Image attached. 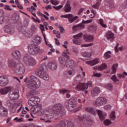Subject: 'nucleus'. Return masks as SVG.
<instances>
[{
  "label": "nucleus",
  "mask_w": 127,
  "mask_h": 127,
  "mask_svg": "<svg viewBox=\"0 0 127 127\" xmlns=\"http://www.w3.org/2000/svg\"><path fill=\"white\" fill-rule=\"evenodd\" d=\"M116 112L115 111H113L112 112V113L110 114V118L112 121H115L116 119V115H115V113Z\"/></svg>",
  "instance_id": "c03bdc74"
},
{
  "label": "nucleus",
  "mask_w": 127,
  "mask_h": 127,
  "mask_svg": "<svg viewBox=\"0 0 127 127\" xmlns=\"http://www.w3.org/2000/svg\"><path fill=\"white\" fill-rule=\"evenodd\" d=\"M59 62L60 64H61L63 66H65V65H66V60H65V58L63 57H60L59 58Z\"/></svg>",
  "instance_id": "473e14b6"
},
{
  "label": "nucleus",
  "mask_w": 127,
  "mask_h": 127,
  "mask_svg": "<svg viewBox=\"0 0 127 127\" xmlns=\"http://www.w3.org/2000/svg\"><path fill=\"white\" fill-rule=\"evenodd\" d=\"M92 7H93V8H96V9H98V8H99V7H100V2L97 1L96 2V3L92 5Z\"/></svg>",
  "instance_id": "49530a36"
},
{
  "label": "nucleus",
  "mask_w": 127,
  "mask_h": 127,
  "mask_svg": "<svg viewBox=\"0 0 127 127\" xmlns=\"http://www.w3.org/2000/svg\"><path fill=\"white\" fill-rule=\"evenodd\" d=\"M40 103V99L37 96L34 97H31L30 100L28 101V105L33 107L35 106H38V104Z\"/></svg>",
  "instance_id": "9d476101"
},
{
  "label": "nucleus",
  "mask_w": 127,
  "mask_h": 127,
  "mask_svg": "<svg viewBox=\"0 0 127 127\" xmlns=\"http://www.w3.org/2000/svg\"><path fill=\"white\" fill-rule=\"evenodd\" d=\"M10 18V17L9 16V15H6V16H5L4 18H0V24L2 23V21L3 20H7Z\"/></svg>",
  "instance_id": "4c0bfd02"
},
{
  "label": "nucleus",
  "mask_w": 127,
  "mask_h": 127,
  "mask_svg": "<svg viewBox=\"0 0 127 127\" xmlns=\"http://www.w3.org/2000/svg\"><path fill=\"white\" fill-rule=\"evenodd\" d=\"M61 17H63L64 18H68V21L72 23V22H74L76 19L78 18L77 16H75L74 17H73V15L72 14H68L65 15H62L61 16Z\"/></svg>",
  "instance_id": "ddd939ff"
},
{
  "label": "nucleus",
  "mask_w": 127,
  "mask_h": 127,
  "mask_svg": "<svg viewBox=\"0 0 127 127\" xmlns=\"http://www.w3.org/2000/svg\"><path fill=\"white\" fill-rule=\"evenodd\" d=\"M65 108L70 112L74 111L76 109V104L75 102H72V100H66L64 103Z\"/></svg>",
  "instance_id": "6e6552de"
},
{
  "label": "nucleus",
  "mask_w": 127,
  "mask_h": 127,
  "mask_svg": "<svg viewBox=\"0 0 127 127\" xmlns=\"http://www.w3.org/2000/svg\"><path fill=\"white\" fill-rule=\"evenodd\" d=\"M93 45H94V43H91L90 44L81 45V47H90V46H93Z\"/></svg>",
  "instance_id": "8fccbe9b"
},
{
  "label": "nucleus",
  "mask_w": 127,
  "mask_h": 127,
  "mask_svg": "<svg viewBox=\"0 0 127 127\" xmlns=\"http://www.w3.org/2000/svg\"><path fill=\"white\" fill-rule=\"evenodd\" d=\"M82 56H83V57H87V58H89L91 56V55L90 54V53H88V52H84L82 54Z\"/></svg>",
  "instance_id": "3c124183"
},
{
  "label": "nucleus",
  "mask_w": 127,
  "mask_h": 127,
  "mask_svg": "<svg viewBox=\"0 0 127 127\" xmlns=\"http://www.w3.org/2000/svg\"><path fill=\"white\" fill-rule=\"evenodd\" d=\"M114 37L115 35L111 31H108L106 34V37L107 39H114Z\"/></svg>",
  "instance_id": "c85d7f7f"
},
{
  "label": "nucleus",
  "mask_w": 127,
  "mask_h": 127,
  "mask_svg": "<svg viewBox=\"0 0 127 127\" xmlns=\"http://www.w3.org/2000/svg\"><path fill=\"white\" fill-rule=\"evenodd\" d=\"M103 123L105 126H109L112 125V121L109 119H106L104 121Z\"/></svg>",
  "instance_id": "ea45409f"
},
{
  "label": "nucleus",
  "mask_w": 127,
  "mask_h": 127,
  "mask_svg": "<svg viewBox=\"0 0 127 127\" xmlns=\"http://www.w3.org/2000/svg\"><path fill=\"white\" fill-rule=\"evenodd\" d=\"M84 39L86 42H93L94 41V36L87 35L84 36Z\"/></svg>",
  "instance_id": "393cba45"
},
{
  "label": "nucleus",
  "mask_w": 127,
  "mask_h": 127,
  "mask_svg": "<svg viewBox=\"0 0 127 127\" xmlns=\"http://www.w3.org/2000/svg\"><path fill=\"white\" fill-rule=\"evenodd\" d=\"M33 42L34 43H34L35 44H37V45H38V44H40V42H41L40 36H37L35 37L34 39Z\"/></svg>",
  "instance_id": "f704fd0d"
},
{
  "label": "nucleus",
  "mask_w": 127,
  "mask_h": 127,
  "mask_svg": "<svg viewBox=\"0 0 127 127\" xmlns=\"http://www.w3.org/2000/svg\"><path fill=\"white\" fill-rule=\"evenodd\" d=\"M97 114L98 115L99 119L101 121H104V119H106V117H107V114L101 110H97Z\"/></svg>",
  "instance_id": "dca6fc26"
},
{
  "label": "nucleus",
  "mask_w": 127,
  "mask_h": 127,
  "mask_svg": "<svg viewBox=\"0 0 127 127\" xmlns=\"http://www.w3.org/2000/svg\"><path fill=\"white\" fill-rule=\"evenodd\" d=\"M89 30L90 31H96L97 30V26L96 25H90L88 27Z\"/></svg>",
  "instance_id": "a19ab883"
},
{
  "label": "nucleus",
  "mask_w": 127,
  "mask_h": 127,
  "mask_svg": "<svg viewBox=\"0 0 127 127\" xmlns=\"http://www.w3.org/2000/svg\"><path fill=\"white\" fill-rule=\"evenodd\" d=\"M53 7L56 9V10H59V9H61V8H62V7H63V5H59L58 6H53Z\"/></svg>",
  "instance_id": "603ef678"
},
{
  "label": "nucleus",
  "mask_w": 127,
  "mask_h": 127,
  "mask_svg": "<svg viewBox=\"0 0 127 127\" xmlns=\"http://www.w3.org/2000/svg\"><path fill=\"white\" fill-rule=\"evenodd\" d=\"M9 97L11 100H17L18 99V92L17 91H12L9 93Z\"/></svg>",
  "instance_id": "2eb2a0df"
},
{
  "label": "nucleus",
  "mask_w": 127,
  "mask_h": 127,
  "mask_svg": "<svg viewBox=\"0 0 127 127\" xmlns=\"http://www.w3.org/2000/svg\"><path fill=\"white\" fill-rule=\"evenodd\" d=\"M12 18L14 22H17V21H18V19L19 18V17L17 15H16L13 17Z\"/></svg>",
  "instance_id": "864d4df0"
},
{
  "label": "nucleus",
  "mask_w": 127,
  "mask_h": 127,
  "mask_svg": "<svg viewBox=\"0 0 127 127\" xmlns=\"http://www.w3.org/2000/svg\"><path fill=\"white\" fill-rule=\"evenodd\" d=\"M11 90V87H6L4 88L0 89V94L1 95H5L7 94Z\"/></svg>",
  "instance_id": "412c9836"
},
{
  "label": "nucleus",
  "mask_w": 127,
  "mask_h": 127,
  "mask_svg": "<svg viewBox=\"0 0 127 127\" xmlns=\"http://www.w3.org/2000/svg\"><path fill=\"white\" fill-rule=\"evenodd\" d=\"M59 28L60 30L61 33H63L64 32V31L65 30V29H64V28H63V26H62V25H59Z\"/></svg>",
  "instance_id": "4d7b16f0"
},
{
  "label": "nucleus",
  "mask_w": 127,
  "mask_h": 127,
  "mask_svg": "<svg viewBox=\"0 0 127 127\" xmlns=\"http://www.w3.org/2000/svg\"><path fill=\"white\" fill-rule=\"evenodd\" d=\"M67 67H70V68H73L75 66V64L73 60L68 59L66 60V64Z\"/></svg>",
  "instance_id": "b1692460"
},
{
  "label": "nucleus",
  "mask_w": 127,
  "mask_h": 127,
  "mask_svg": "<svg viewBox=\"0 0 127 127\" xmlns=\"http://www.w3.org/2000/svg\"><path fill=\"white\" fill-rule=\"evenodd\" d=\"M85 111L86 112L90 113V114H91L93 116H96L97 115V111L92 107H86L85 108Z\"/></svg>",
  "instance_id": "5701e85b"
},
{
  "label": "nucleus",
  "mask_w": 127,
  "mask_h": 127,
  "mask_svg": "<svg viewBox=\"0 0 127 127\" xmlns=\"http://www.w3.org/2000/svg\"><path fill=\"white\" fill-rule=\"evenodd\" d=\"M85 28V25L82 23H80L77 25H74L72 29L73 30H81V29H84Z\"/></svg>",
  "instance_id": "6ab92c4d"
},
{
  "label": "nucleus",
  "mask_w": 127,
  "mask_h": 127,
  "mask_svg": "<svg viewBox=\"0 0 127 127\" xmlns=\"http://www.w3.org/2000/svg\"><path fill=\"white\" fill-rule=\"evenodd\" d=\"M58 126H61V127H73V123L70 121L68 122L64 120L60 122V124Z\"/></svg>",
  "instance_id": "4468645a"
},
{
  "label": "nucleus",
  "mask_w": 127,
  "mask_h": 127,
  "mask_svg": "<svg viewBox=\"0 0 127 127\" xmlns=\"http://www.w3.org/2000/svg\"><path fill=\"white\" fill-rule=\"evenodd\" d=\"M112 52L111 51H108L106 53H105L104 55V58L105 59H109V58H111V55L109 54H111Z\"/></svg>",
  "instance_id": "37998d69"
},
{
  "label": "nucleus",
  "mask_w": 127,
  "mask_h": 127,
  "mask_svg": "<svg viewBox=\"0 0 127 127\" xmlns=\"http://www.w3.org/2000/svg\"><path fill=\"white\" fill-rule=\"evenodd\" d=\"M101 76H102V74H101V73H98L93 72V75H92V77H101Z\"/></svg>",
  "instance_id": "0e129e2a"
},
{
  "label": "nucleus",
  "mask_w": 127,
  "mask_h": 127,
  "mask_svg": "<svg viewBox=\"0 0 127 127\" xmlns=\"http://www.w3.org/2000/svg\"><path fill=\"white\" fill-rule=\"evenodd\" d=\"M118 76L119 77V78H125V76H127V72H124L123 74H118Z\"/></svg>",
  "instance_id": "5fc2aeb1"
},
{
  "label": "nucleus",
  "mask_w": 127,
  "mask_h": 127,
  "mask_svg": "<svg viewBox=\"0 0 127 127\" xmlns=\"http://www.w3.org/2000/svg\"><path fill=\"white\" fill-rule=\"evenodd\" d=\"M118 65L119 64H113L112 66V73H113V74H115V73L117 72V68H116V67H118Z\"/></svg>",
  "instance_id": "a18cd8bd"
},
{
  "label": "nucleus",
  "mask_w": 127,
  "mask_h": 127,
  "mask_svg": "<svg viewBox=\"0 0 127 127\" xmlns=\"http://www.w3.org/2000/svg\"><path fill=\"white\" fill-rule=\"evenodd\" d=\"M71 8L70 6V3H69V2L67 1L64 7V10L65 12H70V11H71Z\"/></svg>",
  "instance_id": "2f4dec72"
},
{
  "label": "nucleus",
  "mask_w": 127,
  "mask_h": 127,
  "mask_svg": "<svg viewBox=\"0 0 127 127\" xmlns=\"http://www.w3.org/2000/svg\"><path fill=\"white\" fill-rule=\"evenodd\" d=\"M107 89H109V90H113V84L111 83L107 84Z\"/></svg>",
  "instance_id": "e2e57ef3"
},
{
  "label": "nucleus",
  "mask_w": 127,
  "mask_h": 127,
  "mask_svg": "<svg viewBox=\"0 0 127 127\" xmlns=\"http://www.w3.org/2000/svg\"><path fill=\"white\" fill-rule=\"evenodd\" d=\"M54 117V115L52 113L46 110L44 111L43 118H41L40 120L41 121H45V123H51L50 120L53 119Z\"/></svg>",
  "instance_id": "0eeeda50"
},
{
  "label": "nucleus",
  "mask_w": 127,
  "mask_h": 127,
  "mask_svg": "<svg viewBox=\"0 0 127 127\" xmlns=\"http://www.w3.org/2000/svg\"><path fill=\"white\" fill-rule=\"evenodd\" d=\"M4 11L2 9H0V18H4Z\"/></svg>",
  "instance_id": "052dcab7"
},
{
  "label": "nucleus",
  "mask_w": 127,
  "mask_h": 127,
  "mask_svg": "<svg viewBox=\"0 0 127 127\" xmlns=\"http://www.w3.org/2000/svg\"><path fill=\"white\" fill-rule=\"evenodd\" d=\"M4 7L5 9L8 10L9 11H11V10H12V9H11L10 6H9L8 5H5Z\"/></svg>",
  "instance_id": "680f3d73"
},
{
  "label": "nucleus",
  "mask_w": 127,
  "mask_h": 127,
  "mask_svg": "<svg viewBox=\"0 0 127 127\" xmlns=\"http://www.w3.org/2000/svg\"><path fill=\"white\" fill-rule=\"evenodd\" d=\"M83 35V33H80L79 34L76 35L75 36H73V38L74 39L73 40V43L74 44H79V42L78 41V39L81 37Z\"/></svg>",
  "instance_id": "4be33fe9"
},
{
  "label": "nucleus",
  "mask_w": 127,
  "mask_h": 127,
  "mask_svg": "<svg viewBox=\"0 0 127 127\" xmlns=\"http://www.w3.org/2000/svg\"><path fill=\"white\" fill-rule=\"evenodd\" d=\"M106 68H107V64H103L98 67V69L100 71H103V70H105Z\"/></svg>",
  "instance_id": "79ce46f5"
},
{
  "label": "nucleus",
  "mask_w": 127,
  "mask_h": 127,
  "mask_svg": "<svg viewBox=\"0 0 127 127\" xmlns=\"http://www.w3.org/2000/svg\"><path fill=\"white\" fill-rule=\"evenodd\" d=\"M99 24L102 27H104V28H106L107 27V25L104 24V20L102 19H99Z\"/></svg>",
  "instance_id": "de8ad7c7"
},
{
  "label": "nucleus",
  "mask_w": 127,
  "mask_h": 127,
  "mask_svg": "<svg viewBox=\"0 0 127 127\" xmlns=\"http://www.w3.org/2000/svg\"><path fill=\"white\" fill-rule=\"evenodd\" d=\"M75 82L78 83L79 84H80V83H81L80 82L81 81V75L75 77Z\"/></svg>",
  "instance_id": "09e8293b"
},
{
  "label": "nucleus",
  "mask_w": 127,
  "mask_h": 127,
  "mask_svg": "<svg viewBox=\"0 0 127 127\" xmlns=\"http://www.w3.org/2000/svg\"><path fill=\"white\" fill-rule=\"evenodd\" d=\"M69 92V90H66V89H63L60 90L61 94H65V93H68Z\"/></svg>",
  "instance_id": "338daca9"
},
{
  "label": "nucleus",
  "mask_w": 127,
  "mask_h": 127,
  "mask_svg": "<svg viewBox=\"0 0 127 127\" xmlns=\"http://www.w3.org/2000/svg\"><path fill=\"white\" fill-rule=\"evenodd\" d=\"M7 64L8 67H10L11 68H13V69H14V67L16 65H17V64L14 60L9 59L7 61Z\"/></svg>",
  "instance_id": "f3484780"
},
{
  "label": "nucleus",
  "mask_w": 127,
  "mask_h": 127,
  "mask_svg": "<svg viewBox=\"0 0 127 127\" xmlns=\"http://www.w3.org/2000/svg\"><path fill=\"white\" fill-rule=\"evenodd\" d=\"M100 93V89L98 87H95L94 89H92L91 91V95L92 97H96L98 96Z\"/></svg>",
  "instance_id": "bb28decb"
},
{
  "label": "nucleus",
  "mask_w": 127,
  "mask_h": 127,
  "mask_svg": "<svg viewBox=\"0 0 127 127\" xmlns=\"http://www.w3.org/2000/svg\"><path fill=\"white\" fill-rule=\"evenodd\" d=\"M9 111L11 113H14L16 111V104L9 107Z\"/></svg>",
  "instance_id": "e433bc0d"
},
{
  "label": "nucleus",
  "mask_w": 127,
  "mask_h": 127,
  "mask_svg": "<svg viewBox=\"0 0 127 127\" xmlns=\"http://www.w3.org/2000/svg\"><path fill=\"white\" fill-rule=\"evenodd\" d=\"M0 115H1L2 117H6L7 116V109L3 106H0Z\"/></svg>",
  "instance_id": "aec40b11"
},
{
  "label": "nucleus",
  "mask_w": 127,
  "mask_h": 127,
  "mask_svg": "<svg viewBox=\"0 0 127 127\" xmlns=\"http://www.w3.org/2000/svg\"><path fill=\"white\" fill-rule=\"evenodd\" d=\"M39 79L34 75L30 76V79L27 81L28 88L30 90H36L38 88V84Z\"/></svg>",
  "instance_id": "f257e3e1"
},
{
  "label": "nucleus",
  "mask_w": 127,
  "mask_h": 127,
  "mask_svg": "<svg viewBox=\"0 0 127 127\" xmlns=\"http://www.w3.org/2000/svg\"><path fill=\"white\" fill-rule=\"evenodd\" d=\"M88 86L92 87V82L89 81L86 83V85L84 83H79V84H77L76 88L77 91H84L85 89L86 90L88 89Z\"/></svg>",
  "instance_id": "1a4fd4ad"
},
{
  "label": "nucleus",
  "mask_w": 127,
  "mask_h": 127,
  "mask_svg": "<svg viewBox=\"0 0 127 127\" xmlns=\"http://www.w3.org/2000/svg\"><path fill=\"white\" fill-rule=\"evenodd\" d=\"M72 50L75 54H78L79 53V50L76 47H73L72 49Z\"/></svg>",
  "instance_id": "13d9d810"
},
{
  "label": "nucleus",
  "mask_w": 127,
  "mask_h": 127,
  "mask_svg": "<svg viewBox=\"0 0 127 127\" xmlns=\"http://www.w3.org/2000/svg\"><path fill=\"white\" fill-rule=\"evenodd\" d=\"M4 31L6 33H11L13 31V26L11 25H6L4 27Z\"/></svg>",
  "instance_id": "a211bd4d"
},
{
  "label": "nucleus",
  "mask_w": 127,
  "mask_h": 127,
  "mask_svg": "<svg viewBox=\"0 0 127 127\" xmlns=\"http://www.w3.org/2000/svg\"><path fill=\"white\" fill-rule=\"evenodd\" d=\"M92 19H90V20H87L86 21H85V20H83L82 21V23L83 24H86L87 23H91V22H92Z\"/></svg>",
  "instance_id": "bf43d9fd"
},
{
  "label": "nucleus",
  "mask_w": 127,
  "mask_h": 127,
  "mask_svg": "<svg viewBox=\"0 0 127 127\" xmlns=\"http://www.w3.org/2000/svg\"><path fill=\"white\" fill-rule=\"evenodd\" d=\"M119 45H120V44L119 43H117L116 46L115 47V50L117 53L119 52V49H118Z\"/></svg>",
  "instance_id": "774afa93"
},
{
  "label": "nucleus",
  "mask_w": 127,
  "mask_h": 127,
  "mask_svg": "<svg viewBox=\"0 0 127 127\" xmlns=\"http://www.w3.org/2000/svg\"><path fill=\"white\" fill-rule=\"evenodd\" d=\"M23 61L27 66H35L36 65V60L29 55H25L23 57Z\"/></svg>",
  "instance_id": "f03ea898"
},
{
  "label": "nucleus",
  "mask_w": 127,
  "mask_h": 127,
  "mask_svg": "<svg viewBox=\"0 0 127 127\" xmlns=\"http://www.w3.org/2000/svg\"><path fill=\"white\" fill-rule=\"evenodd\" d=\"M73 75V73L71 71H66L64 73V76L65 78H69V77H71Z\"/></svg>",
  "instance_id": "72a5a7b5"
},
{
  "label": "nucleus",
  "mask_w": 127,
  "mask_h": 127,
  "mask_svg": "<svg viewBox=\"0 0 127 127\" xmlns=\"http://www.w3.org/2000/svg\"><path fill=\"white\" fill-rule=\"evenodd\" d=\"M6 105L9 108H10L11 107H12L13 105H15L14 103H13V101L10 100H8L6 102Z\"/></svg>",
  "instance_id": "58836bf2"
},
{
  "label": "nucleus",
  "mask_w": 127,
  "mask_h": 127,
  "mask_svg": "<svg viewBox=\"0 0 127 127\" xmlns=\"http://www.w3.org/2000/svg\"><path fill=\"white\" fill-rule=\"evenodd\" d=\"M112 109V106L111 105H106L104 106V109L107 110V111H110Z\"/></svg>",
  "instance_id": "69168bd1"
},
{
  "label": "nucleus",
  "mask_w": 127,
  "mask_h": 127,
  "mask_svg": "<svg viewBox=\"0 0 127 127\" xmlns=\"http://www.w3.org/2000/svg\"><path fill=\"white\" fill-rule=\"evenodd\" d=\"M100 62L98 59H95L94 60L89 61L87 62V64L91 65V66H94V65H96L98 64Z\"/></svg>",
  "instance_id": "cd10ccee"
},
{
  "label": "nucleus",
  "mask_w": 127,
  "mask_h": 127,
  "mask_svg": "<svg viewBox=\"0 0 127 127\" xmlns=\"http://www.w3.org/2000/svg\"><path fill=\"white\" fill-rule=\"evenodd\" d=\"M28 51L31 55H37L40 51V49L37 44L34 43L29 44L28 46Z\"/></svg>",
  "instance_id": "7ed1b4c3"
},
{
  "label": "nucleus",
  "mask_w": 127,
  "mask_h": 127,
  "mask_svg": "<svg viewBox=\"0 0 127 127\" xmlns=\"http://www.w3.org/2000/svg\"><path fill=\"white\" fill-rule=\"evenodd\" d=\"M36 74L45 81H48L49 80V75H48L46 71H44V69L43 68H40L37 69Z\"/></svg>",
  "instance_id": "423d86ee"
},
{
  "label": "nucleus",
  "mask_w": 127,
  "mask_h": 127,
  "mask_svg": "<svg viewBox=\"0 0 127 127\" xmlns=\"http://www.w3.org/2000/svg\"><path fill=\"white\" fill-rule=\"evenodd\" d=\"M12 55L14 58L17 59L20 58V52L18 51H14L12 52Z\"/></svg>",
  "instance_id": "c756f323"
},
{
  "label": "nucleus",
  "mask_w": 127,
  "mask_h": 127,
  "mask_svg": "<svg viewBox=\"0 0 127 127\" xmlns=\"http://www.w3.org/2000/svg\"><path fill=\"white\" fill-rule=\"evenodd\" d=\"M8 78L6 76H0V86L5 87L8 84Z\"/></svg>",
  "instance_id": "f8f14e48"
},
{
  "label": "nucleus",
  "mask_w": 127,
  "mask_h": 127,
  "mask_svg": "<svg viewBox=\"0 0 127 127\" xmlns=\"http://www.w3.org/2000/svg\"><path fill=\"white\" fill-rule=\"evenodd\" d=\"M111 80L112 81H114V82H119V79L117 78V76L116 75H114L112 77H111Z\"/></svg>",
  "instance_id": "6e6d98bb"
},
{
  "label": "nucleus",
  "mask_w": 127,
  "mask_h": 127,
  "mask_svg": "<svg viewBox=\"0 0 127 127\" xmlns=\"http://www.w3.org/2000/svg\"><path fill=\"white\" fill-rule=\"evenodd\" d=\"M42 109V107L39 105H36L34 106V109L33 110V113L35 114H37V113H39L40 111Z\"/></svg>",
  "instance_id": "7c9ffc66"
},
{
  "label": "nucleus",
  "mask_w": 127,
  "mask_h": 127,
  "mask_svg": "<svg viewBox=\"0 0 127 127\" xmlns=\"http://www.w3.org/2000/svg\"><path fill=\"white\" fill-rule=\"evenodd\" d=\"M54 114L57 115L59 117L63 116V106L61 103H58L53 107Z\"/></svg>",
  "instance_id": "39448f33"
},
{
  "label": "nucleus",
  "mask_w": 127,
  "mask_h": 127,
  "mask_svg": "<svg viewBox=\"0 0 127 127\" xmlns=\"http://www.w3.org/2000/svg\"><path fill=\"white\" fill-rule=\"evenodd\" d=\"M84 123V125L87 126H92L93 125V121L90 118L87 119Z\"/></svg>",
  "instance_id": "c9c22d12"
},
{
  "label": "nucleus",
  "mask_w": 127,
  "mask_h": 127,
  "mask_svg": "<svg viewBox=\"0 0 127 127\" xmlns=\"http://www.w3.org/2000/svg\"><path fill=\"white\" fill-rule=\"evenodd\" d=\"M13 70L16 75H22L24 73V72H25L24 65H23V64L21 63H17Z\"/></svg>",
  "instance_id": "20e7f679"
},
{
  "label": "nucleus",
  "mask_w": 127,
  "mask_h": 127,
  "mask_svg": "<svg viewBox=\"0 0 127 127\" xmlns=\"http://www.w3.org/2000/svg\"><path fill=\"white\" fill-rule=\"evenodd\" d=\"M107 102L108 101L107 100V99L103 97H101L97 98L95 102V104L97 107H101V106L106 105Z\"/></svg>",
  "instance_id": "9b49d317"
},
{
  "label": "nucleus",
  "mask_w": 127,
  "mask_h": 127,
  "mask_svg": "<svg viewBox=\"0 0 127 127\" xmlns=\"http://www.w3.org/2000/svg\"><path fill=\"white\" fill-rule=\"evenodd\" d=\"M48 67L52 70H56L57 69V64H56V63L50 62L48 64Z\"/></svg>",
  "instance_id": "a878e982"
}]
</instances>
